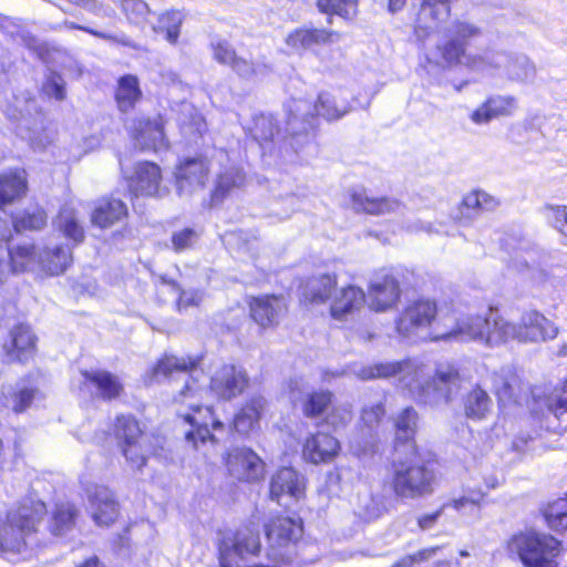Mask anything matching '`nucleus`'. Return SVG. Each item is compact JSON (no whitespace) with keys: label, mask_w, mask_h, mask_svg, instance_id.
<instances>
[{"label":"nucleus","mask_w":567,"mask_h":567,"mask_svg":"<svg viewBox=\"0 0 567 567\" xmlns=\"http://www.w3.org/2000/svg\"><path fill=\"white\" fill-rule=\"evenodd\" d=\"M269 548L266 563H254L261 548L259 534L248 527L224 533L217 544L220 567H281L296 555L302 525L290 517H276L266 526Z\"/></svg>","instance_id":"1"},{"label":"nucleus","mask_w":567,"mask_h":567,"mask_svg":"<svg viewBox=\"0 0 567 567\" xmlns=\"http://www.w3.org/2000/svg\"><path fill=\"white\" fill-rule=\"evenodd\" d=\"M196 364L197 362L188 357L164 355L152 369L150 382H161L175 374L182 377L184 385L175 400L187 408L185 411L177 412L178 416L192 425V430L185 433L186 443L200 453L206 461H212L217 454V440L210 433L209 426L218 430L223 427V423L214 417L209 406H203L199 402L202 390L188 373Z\"/></svg>","instance_id":"2"},{"label":"nucleus","mask_w":567,"mask_h":567,"mask_svg":"<svg viewBox=\"0 0 567 567\" xmlns=\"http://www.w3.org/2000/svg\"><path fill=\"white\" fill-rule=\"evenodd\" d=\"M389 484L400 499H416L434 492L435 474L420 457L415 444H409L408 451L395 447L390 465Z\"/></svg>","instance_id":"3"},{"label":"nucleus","mask_w":567,"mask_h":567,"mask_svg":"<svg viewBox=\"0 0 567 567\" xmlns=\"http://www.w3.org/2000/svg\"><path fill=\"white\" fill-rule=\"evenodd\" d=\"M45 513L43 502L28 501L11 509L6 519L0 517V554L22 553Z\"/></svg>","instance_id":"4"},{"label":"nucleus","mask_w":567,"mask_h":567,"mask_svg":"<svg viewBox=\"0 0 567 567\" xmlns=\"http://www.w3.org/2000/svg\"><path fill=\"white\" fill-rule=\"evenodd\" d=\"M494 342L503 344L516 341L518 343H538L553 340L557 337L558 327L538 311L523 313L518 322H512L503 318L498 323Z\"/></svg>","instance_id":"5"},{"label":"nucleus","mask_w":567,"mask_h":567,"mask_svg":"<svg viewBox=\"0 0 567 567\" xmlns=\"http://www.w3.org/2000/svg\"><path fill=\"white\" fill-rule=\"evenodd\" d=\"M350 110L351 106L349 102L341 96V92L321 93L313 106L306 100H292L288 105L287 131L292 135L305 131V124L309 122V118H311L315 113L332 121L344 116Z\"/></svg>","instance_id":"6"},{"label":"nucleus","mask_w":567,"mask_h":567,"mask_svg":"<svg viewBox=\"0 0 567 567\" xmlns=\"http://www.w3.org/2000/svg\"><path fill=\"white\" fill-rule=\"evenodd\" d=\"M499 322H503V317L491 310L485 315H466L457 319L449 332L437 336L436 339L454 338L462 341H478L488 347H498L503 342H494L493 339Z\"/></svg>","instance_id":"7"},{"label":"nucleus","mask_w":567,"mask_h":567,"mask_svg":"<svg viewBox=\"0 0 567 567\" xmlns=\"http://www.w3.org/2000/svg\"><path fill=\"white\" fill-rule=\"evenodd\" d=\"M508 549L527 567H544L559 551V542L550 535L525 533L514 536Z\"/></svg>","instance_id":"8"},{"label":"nucleus","mask_w":567,"mask_h":567,"mask_svg":"<svg viewBox=\"0 0 567 567\" xmlns=\"http://www.w3.org/2000/svg\"><path fill=\"white\" fill-rule=\"evenodd\" d=\"M462 384L463 378L455 365L439 364L432 379L421 386L419 401L431 406L447 404L460 393Z\"/></svg>","instance_id":"9"},{"label":"nucleus","mask_w":567,"mask_h":567,"mask_svg":"<svg viewBox=\"0 0 567 567\" xmlns=\"http://www.w3.org/2000/svg\"><path fill=\"white\" fill-rule=\"evenodd\" d=\"M545 251L529 239H520L513 246L508 268L517 274L526 275L530 280L542 284L547 279V272L539 267Z\"/></svg>","instance_id":"10"},{"label":"nucleus","mask_w":567,"mask_h":567,"mask_svg":"<svg viewBox=\"0 0 567 567\" xmlns=\"http://www.w3.org/2000/svg\"><path fill=\"white\" fill-rule=\"evenodd\" d=\"M437 315V306L433 300L420 299L411 302L395 321L398 333L403 338H412L427 328Z\"/></svg>","instance_id":"11"},{"label":"nucleus","mask_w":567,"mask_h":567,"mask_svg":"<svg viewBox=\"0 0 567 567\" xmlns=\"http://www.w3.org/2000/svg\"><path fill=\"white\" fill-rule=\"evenodd\" d=\"M208 163L203 157L186 158L175 171L176 188L181 196H188L202 189L208 179Z\"/></svg>","instance_id":"12"},{"label":"nucleus","mask_w":567,"mask_h":567,"mask_svg":"<svg viewBox=\"0 0 567 567\" xmlns=\"http://www.w3.org/2000/svg\"><path fill=\"white\" fill-rule=\"evenodd\" d=\"M226 466L231 476L240 481H255L262 476L264 464L250 449L236 447L226 457Z\"/></svg>","instance_id":"13"},{"label":"nucleus","mask_w":567,"mask_h":567,"mask_svg":"<svg viewBox=\"0 0 567 567\" xmlns=\"http://www.w3.org/2000/svg\"><path fill=\"white\" fill-rule=\"evenodd\" d=\"M305 481L292 467H282L276 472L270 482V497L278 504L285 498L298 501L303 496Z\"/></svg>","instance_id":"14"},{"label":"nucleus","mask_w":567,"mask_h":567,"mask_svg":"<svg viewBox=\"0 0 567 567\" xmlns=\"http://www.w3.org/2000/svg\"><path fill=\"white\" fill-rule=\"evenodd\" d=\"M450 3L451 0H422L414 28L420 41H424L441 22L450 17Z\"/></svg>","instance_id":"15"},{"label":"nucleus","mask_w":567,"mask_h":567,"mask_svg":"<svg viewBox=\"0 0 567 567\" xmlns=\"http://www.w3.org/2000/svg\"><path fill=\"white\" fill-rule=\"evenodd\" d=\"M38 111L37 103L31 97L16 99L14 110L9 114L14 120H20V131L24 138H28L33 146L43 147L49 143L48 137H42L43 120L41 116L34 120V127L28 125V117Z\"/></svg>","instance_id":"16"},{"label":"nucleus","mask_w":567,"mask_h":567,"mask_svg":"<svg viewBox=\"0 0 567 567\" xmlns=\"http://www.w3.org/2000/svg\"><path fill=\"white\" fill-rule=\"evenodd\" d=\"M400 287L396 279L390 275H383L373 279L368 290L369 307L377 311H385L396 305L400 298Z\"/></svg>","instance_id":"17"},{"label":"nucleus","mask_w":567,"mask_h":567,"mask_svg":"<svg viewBox=\"0 0 567 567\" xmlns=\"http://www.w3.org/2000/svg\"><path fill=\"white\" fill-rule=\"evenodd\" d=\"M37 337L27 324H18L10 330L3 342V351L8 361H28L35 351Z\"/></svg>","instance_id":"18"},{"label":"nucleus","mask_w":567,"mask_h":567,"mask_svg":"<svg viewBox=\"0 0 567 567\" xmlns=\"http://www.w3.org/2000/svg\"><path fill=\"white\" fill-rule=\"evenodd\" d=\"M334 31L316 28H296L289 31L285 38V44L289 53L301 54L313 44H326L339 40Z\"/></svg>","instance_id":"19"},{"label":"nucleus","mask_w":567,"mask_h":567,"mask_svg":"<svg viewBox=\"0 0 567 567\" xmlns=\"http://www.w3.org/2000/svg\"><path fill=\"white\" fill-rule=\"evenodd\" d=\"M247 383V374L241 368L224 365L212 378L210 389L223 399H231L240 394Z\"/></svg>","instance_id":"20"},{"label":"nucleus","mask_w":567,"mask_h":567,"mask_svg":"<svg viewBox=\"0 0 567 567\" xmlns=\"http://www.w3.org/2000/svg\"><path fill=\"white\" fill-rule=\"evenodd\" d=\"M92 518L97 525L109 526L118 515V505L113 493L105 486L87 489Z\"/></svg>","instance_id":"21"},{"label":"nucleus","mask_w":567,"mask_h":567,"mask_svg":"<svg viewBox=\"0 0 567 567\" xmlns=\"http://www.w3.org/2000/svg\"><path fill=\"white\" fill-rule=\"evenodd\" d=\"M137 146L143 150L161 151L168 147L161 117L138 120L132 131Z\"/></svg>","instance_id":"22"},{"label":"nucleus","mask_w":567,"mask_h":567,"mask_svg":"<svg viewBox=\"0 0 567 567\" xmlns=\"http://www.w3.org/2000/svg\"><path fill=\"white\" fill-rule=\"evenodd\" d=\"M516 109V97L512 95H494L475 109L471 113L470 118L476 125H485L494 118L513 115Z\"/></svg>","instance_id":"23"},{"label":"nucleus","mask_w":567,"mask_h":567,"mask_svg":"<svg viewBox=\"0 0 567 567\" xmlns=\"http://www.w3.org/2000/svg\"><path fill=\"white\" fill-rule=\"evenodd\" d=\"M285 310V300L277 296H262L250 302L251 317L262 328L278 324Z\"/></svg>","instance_id":"24"},{"label":"nucleus","mask_w":567,"mask_h":567,"mask_svg":"<svg viewBox=\"0 0 567 567\" xmlns=\"http://www.w3.org/2000/svg\"><path fill=\"white\" fill-rule=\"evenodd\" d=\"M339 441L330 434L317 433L307 439L303 456L307 461L319 464L332 461L339 453Z\"/></svg>","instance_id":"25"},{"label":"nucleus","mask_w":567,"mask_h":567,"mask_svg":"<svg viewBox=\"0 0 567 567\" xmlns=\"http://www.w3.org/2000/svg\"><path fill=\"white\" fill-rule=\"evenodd\" d=\"M351 204L357 212H363L370 215H384L400 209L401 203L390 197H374L368 194L365 189L353 190L351 193Z\"/></svg>","instance_id":"26"},{"label":"nucleus","mask_w":567,"mask_h":567,"mask_svg":"<svg viewBox=\"0 0 567 567\" xmlns=\"http://www.w3.org/2000/svg\"><path fill=\"white\" fill-rule=\"evenodd\" d=\"M338 285L336 275H319L310 278L305 285L301 300L309 305L326 303L332 296Z\"/></svg>","instance_id":"27"},{"label":"nucleus","mask_w":567,"mask_h":567,"mask_svg":"<svg viewBox=\"0 0 567 567\" xmlns=\"http://www.w3.org/2000/svg\"><path fill=\"white\" fill-rule=\"evenodd\" d=\"M364 291L355 286H348L340 290L330 306V315L336 320H343L347 315L359 310L365 302Z\"/></svg>","instance_id":"28"},{"label":"nucleus","mask_w":567,"mask_h":567,"mask_svg":"<svg viewBox=\"0 0 567 567\" xmlns=\"http://www.w3.org/2000/svg\"><path fill=\"white\" fill-rule=\"evenodd\" d=\"M27 189L24 169H10L0 174V208L24 196Z\"/></svg>","instance_id":"29"},{"label":"nucleus","mask_w":567,"mask_h":567,"mask_svg":"<svg viewBox=\"0 0 567 567\" xmlns=\"http://www.w3.org/2000/svg\"><path fill=\"white\" fill-rule=\"evenodd\" d=\"M161 169L150 162L140 163L136 166L135 178L132 181L131 187L135 193L154 196L161 193Z\"/></svg>","instance_id":"30"},{"label":"nucleus","mask_w":567,"mask_h":567,"mask_svg":"<svg viewBox=\"0 0 567 567\" xmlns=\"http://www.w3.org/2000/svg\"><path fill=\"white\" fill-rule=\"evenodd\" d=\"M522 381L512 368H502L493 375V389L499 402H516L522 393Z\"/></svg>","instance_id":"31"},{"label":"nucleus","mask_w":567,"mask_h":567,"mask_svg":"<svg viewBox=\"0 0 567 567\" xmlns=\"http://www.w3.org/2000/svg\"><path fill=\"white\" fill-rule=\"evenodd\" d=\"M127 215L126 205L120 199L103 198L92 213V223L101 228H107Z\"/></svg>","instance_id":"32"},{"label":"nucleus","mask_w":567,"mask_h":567,"mask_svg":"<svg viewBox=\"0 0 567 567\" xmlns=\"http://www.w3.org/2000/svg\"><path fill=\"white\" fill-rule=\"evenodd\" d=\"M509 61V54L504 51L486 50L482 54H471L466 58L465 65L475 72L494 74L504 69Z\"/></svg>","instance_id":"33"},{"label":"nucleus","mask_w":567,"mask_h":567,"mask_svg":"<svg viewBox=\"0 0 567 567\" xmlns=\"http://www.w3.org/2000/svg\"><path fill=\"white\" fill-rule=\"evenodd\" d=\"M417 413L413 408H405L395 417V444L401 451H408L409 444H415L414 434L417 426Z\"/></svg>","instance_id":"34"},{"label":"nucleus","mask_w":567,"mask_h":567,"mask_svg":"<svg viewBox=\"0 0 567 567\" xmlns=\"http://www.w3.org/2000/svg\"><path fill=\"white\" fill-rule=\"evenodd\" d=\"M466 417L482 421L492 412L493 402L488 393L481 386L473 388L463 400Z\"/></svg>","instance_id":"35"},{"label":"nucleus","mask_w":567,"mask_h":567,"mask_svg":"<svg viewBox=\"0 0 567 567\" xmlns=\"http://www.w3.org/2000/svg\"><path fill=\"white\" fill-rule=\"evenodd\" d=\"M83 377L96 388L97 394L105 400L117 398L123 392V384L120 379L107 371H85Z\"/></svg>","instance_id":"36"},{"label":"nucleus","mask_w":567,"mask_h":567,"mask_svg":"<svg viewBox=\"0 0 567 567\" xmlns=\"http://www.w3.org/2000/svg\"><path fill=\"white\" fill-rule=\"evenodd\" d=\"M265 408V400L261 396L251 398L236 414L234 427L241 434L254 431Z\"/></svg>","instance_id":"37"},{"label":"nucleus","mask_w":567,"mask_h":567,"mask_svg":"<svg viewBox=\"0 0 567 567\" xmlns=\"http://www.w3.org/2000/svg\"><path fill=\"white\" fill-rule=\"evenodd\" d=\"M503 74L513 82L527 83L535 79L536 66L524 54H509L505 62Z\"/></svg>","instance_id":"38"},{"label":"nucleus","mask_w":567,"mask_h":567,"mask_svg":"<svg viewBox=\"0 0 567 567\" xmlns=\"http://www.w3.org/2000/svg\"><path fill=\"white\" fill-rule=\"evenodd\" d=\"M72 262L71 250L68 246H56L42 251L39 257V267L50 275H60Z\"/></svg>","instance_id":"39"},{"label":"nucleus","mask_w":567,"mask_h":567,"mask_svg":"<svg viewBox=\"0 0 567 567\" xmlns=\"http://www.w3.org/2000/svg\"><path fill=\"white\" fill-rule=\"evenodd\" d=\"M413 370L410 361L377 363L362 367L354 371V374L361 380H373L377 378H390L401 373H408Z\"/></svg>","instance_id":"40"},{"label":"nucleus","mask_w":567,"mask_h":567,"mask_svg":"<svg viewBox=\"0 0 567 567\" xmlns=\"http://www.w3.org/2000/svg\"><path fill=\"white\" fill-rule=\"evenodd\" d=\"M185 14L178 10H168L158 16L157 22L153 25L155 33L164 37L169 43H176L179 37L181 25Z\"/></svg>","instance_id":"41"},{"label":"nucleus","mask_w":567,"mask_h":567,"mask_svg":"<svg viewBox=\"0 0 567 567\" xmlns=\"http://www.w3.org/2000/svg\"><path fill=\"white\" fill-rule=\"evenodd\" d=\"M141 91L138 81L133 75H125L120 79L116 91V101L122 112H127L140 99Z\"/></svg>","instance_id":"42"},{"label":"nucleus","mask_w":567,"mask_h":567,"mask_svg":"<svg viewBox=\"0 0 567 567\" xmlns=\"http://www.w3.org/2000/svg\"><path fill=\"white\" fill-rule=\"evenodd\" d=\"M13 271H25L39 266V257L42 252L35 250L33 245H20L9 250Z\"/></svg>","instance_id":"43"},{"label":"nucleus","mask_w":567,"mask_h":567,"mask_svg":"<svg viewBox=\"0 0 567 567\" xmlns=\"http://www.w3.org/2000/svg\"><path fill=\"white\" fill-rule=\"evenodd\" d=\"M79 511L71 503H61L56 506L52 522L50 525V529L54 535H62L70 530L78 517Z\"/></svg>","instance_id":"44"},{"label":"nucleus","mask_w":567,"mask_h":567,"mask_svg":"<svg viewBox=\"0 0 567 567\" xmlns=\"http://www.w3.org/2000/svg\"><path fill=\"white\" fill-rule=\"evenodd\" d=\"M245 182V174L241 169L229 168L217 178L215 189L212 194L214 203L220 202L233 188L239 187Z\"/></svg>","instance_id":"45"},{"label":"nucleus","mask_w":567,"mask_h":567,"mask_svg":"<svg viewBox=\"0 0 567 567\" xmlns=\"http://www.w3.org/2000/svg\"><path fill=\"white\" fill-rule=\"evenodd\" d=\"M114 432L120 446L146 439L137 421L130 415H122L116 419Z\"/></svg>","instance_id":"46"},{"label":"nucleus","mask_w":567,"mask_h":567,"mask_svg":"<svg viewBox=\"0 0 567 567\" xmlns=\"http://www.w3.org/2000/svg\"><path fill=\"white\" fill-rule=\"evenodd\" d=\"M437 51L441 54V61H436L440 65L464 64L470 54L466 53V48L463 42H460L454 37H449V40L443 45H437Z\"/></svg>","instance_id":"47"},{"label":"nucleus","mask_w":567,"mask_h":567,"mask_svg":"<svg viewBox=\"0 0 567 567\" xmlns=\"http://www.w3.org/2000/svg\"><path fill=\"white\" fill-rule=\"evenodd\" d=\"M318 10L326 14H337L343 19H353L358 12L357 0H316Z\"/></svg>","instance_id":"48"},{"label":"nucleus","mask_w":567,"mask_h":567,"mask_svg":"<svg viewBox=\"0 0 567 567\" xmlns=\"http://www.w3.org/2000/svg\"><path fill=\"white\" fill-rule=\"evenodd\" d=\"M58 228L63 234L73 239L75 243H81L84 238L83 228L79 225L75 212L70 207H63L56 218Z\"/></svg>","instance_id":"49"},{"label":"nucleus","mask_w":567,"mask_h":567,"mask_svg":"<svg viewBox=\"0 0 567 567\" xmlns=\"http://www.w3.org/2000/svg\"><path fill=\"white\" fill-rule=\"evenodd\" d=\"M250 133L261 144L272 141L276 135L280 134V130L271 115L260 114L254 118Z\"/></svg>","instance_id":"50"},{"label":"nucleus","mask_w":567,"mask_h":567,"mask_svg":"<svg viewBox=\"0 0 567 567\" xmlns=\"http://www.w3.org/2000/svg\"><path fill=\"white\" fill-rule=\"evenodd\" d=\"M485 495L481 489L470 491L467 494L452 499L451 507L463 515L477 516Z\"/></svg>","instance_id":"51"},{"label":"nucleus","mask_w":567,"mask_h":567,"mask_svg":"<svg viewBox=\"0 0 567 567\" xmlns=\"http://www.w3.org/2000/svg\"><path fill=\"white\" fill-rule=\"evenodd\" d=\"M332 393L330 391H315L307 395L302 402V412L307 417L321 415L331 404Z\"/></svg>","instance_id":"52"},{"label":"nucleus","mask_w":567,"mask_h":567,"mask_svg":"<svg viewBox=\"0 0 567 567\" xmlns=\"http://www.w3.org/2000/svg\"><path fill=\"white\" fill-rule=\"evenodd\" d=\"M123 455L132 468L141 470L145 463L150 449L146 446V439L120 446Z\"/></svg>","instance_id":"53"},{"label":"nucleus","mask_w":567,"mask_h":567,"mask_svg":"<svg viewBox=\"0 0 567 567\" xmlns=\"http://www.w3.org/2000/svg\"><path fill=\"white\" fill-rule=\"evenodd\" d=\"M544 515L550 528L555 530L567 529V499L561 498L548 505Z\"/></svg>","instance_id":"54"},{"label":"nucleus","mask_w":567,"mask_h":567,"mask_svg":"<svg viewBox=\"0 0 567 567\" xmlns=\"http://www.w3.org/2000/svg\"><path fill=\"white\" fill-rule=\"evenodd\" d=\"M47 223V214L42 208H34L31 212L27 210L22 215L17 216L13 225L17 231L20 230H37L42 228Z\"/></svg>","instance_id":"55"},{"label":"nucleus","mask_w":567,"mask_h":567,"mask_svg":"<svg viewBox=\"0 0 567 567\" xmlns=\"http://www.w3.org/2000/svg\"><path fill=\"white\" fill-rule=\"evenodd\" d=\"M70 28L85 31L99 39L109 41L112 44L123 45V47L132 48L134 50L142 49V47L138 43H136L135 41H133L131 38H128L126 34H124L122 32H120V33L102 32V31H97L95 29L79 25L75 23H70Z\"/></svg>","instance_id":"56"},{"label":"nucleus","mask_w":567,"mask_h":567,"mask_svg":"<svg viewBox=\"0 0 567 567\" xmlns=\"http://www.w3.org/2000/svg\"><path fill=\"white\" fill-rule=\"evenodd\" d=\"M481 34L482 30L476 24L460 20L453 22L447 30V35L454 37L460 42H463L465 48L472 39H475Z\"/></svg>","instance_id":"57"},{"label":"nucleus","mask_w":567,"mask_h":567,"mask_svg":"<svg viewBox=\"0 0 567 567\" xmlns=\"http://www.w3.org/2000/svg\"><path fill=\"white\" fill-rule=\"evenodd\" d=\"M121 8L132 23H142L150 12L148 4L143 0H121Z\"/></svg>","instance_id":"58"},{"label":"nucleus","mask_w":567,"mask_h":567,"mask_svg":"<svg viewBox=\"0 0 567 567\" xmlns=\"http://www.w3.org/2000/svg\"><path fill=\"white\" fill-rule=\"evenodd\" d=\"M548 411L558 420L567 415V385L555 390L547 399Z\"/></svg>","instance_id":"59"},{"label":"nucleus","mask_w":567,"mask_h":567,"mask_svg":"<svg viewBox=\"0 0 567 567\" xmlns=\"http://www.w3.org/2000/svg\"><path fill=\"white\" fill-rule=\"evenodd\" d=\"M385 413L383 401H378L372 404H367L361 411V421L370 430L379 425L381 419Z\"/></svg>","instance_id":"60"},{"label":"nucleus","mask_w":567,"mask_h":567,"mask_svg":"<svg viewBox=\"0 0 567 567\" xmlns=\"http://www.w3.org/2000/svg\"><path fill=\"white\" fill-rule=\"evenodd\" d=\"M199 238V234L192 229L185 228L176 231L172 236L173 249L177 252L192 248Z\"/></svg>","instance_id":"61"},{"label":"nucleus","mask_w":567,"mask_h":567,"mask_svg":"<svg viewBox=\"0 0 567 567\" xmlns=\"http://www.w3.org/2000/svg\"><path fill=\"white\" fill-rule=\"evenodd\" d=\"M214 59L225 65H231L237 54L234 48L225 40H216L212 42Z\"/></svg>","instance_id":"62"},{"label":"nucleus","mask_w":567,"mask_h":567,"mask_svg":"<svg viewBox=\"0 0 567 567\" xmlns=\"http://www.w3.org/2000/svg\"><path fill=\"white\" fill-rule=\"evenodd\" d=\"M230 66L239 76L245 79H250L267 69L266 64L252 63L239 56H236Z\"/></svg>","instance_id":"63"},{"label":"nucleus","mask_w":567,"mask_h":567,"mask_svg":"<svg viewBox=\"0 0 567 567\" xmlns=\"http://www.w3.org/2000/svg\"><path fill=\"white\" fill-rule=\"evenodd\" d=\"M550 210L553 225L567 245V206L550 207Z\"/></svg>","instance_id":"64"}]
</instances>
